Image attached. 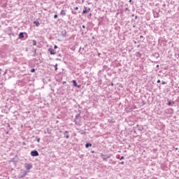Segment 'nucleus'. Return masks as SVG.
I'll list each match as a JSON object with an SVG mask.
<instances>
[{"instance_id":"obj_1","label":"nucleus","mask_w":179,"mask_h":179,"mask_svg":"<svg viewBox=\"0 0 179 179\" xmlns=\"http://www.w3.org/2000/svg\"><path fill=\"white\" fill-rule=\"evenodd\" d=\"M29 173H30V171H24L20 172V178H24V177H26Z\"/></svg>"},{"instance_id":"obj_2","label":"nucleus","mask_w":179,"mask_h":179,"mask_svg":"<svg viewBox=\"0 0 179 179\" xmlns=\"http://www.w3.org/2000/svg\"><path fill=\"white\" fill-rule=\"evenodd\" d=\"M24 168L29 171L31 169H33V165L31 164L26 163L24 164Z\"/></svg>"},{"instance_id":"obj_3","label":"nucleus","mask_w":179,"mask_h":179,"mask_svg":"<svg viewBox=\"0 0 179 179\" xmlns=\"http://www.w3.org/2000/svg\"><path fill=\"white\" fill-rule=\"evenodd\" d=\"M39 154H38V151L34 150H32L31 152V156H32V157H37V156H38Z\"/></svg>"},{"instance_id":"obj_4","label":"nucleus","mask_w":179,"mask_h":179,"mask_svg":"<svg viewBox=\"0 0 179 179\" xmlns=\"http://www.w3.org/2000/svg\"><path fill=\"white\" fill-rule=\"evenodd\" d=\"M101 157L103 160H107V159H110V157H111V155H104L101 153Z\"/></svg>"},{"instance_id":"obj_5","label":"nucleus","mask_w":179,"mask_h":179,"mask_svg":"<svg viewBox=\"0 0 179 179\" xmlns=\"http://www.w3.org/2000/svg\"><path fill=\"white\" fill-rule=\"evenodd\" d=\"M48 51H49L50 55H55V54H57V52L55 50H54L52 48H49Z\"/></svg>"},{"instance_id":"obj_6","label":"nucleus","mask_w":179,"mask_h":179,"mask_svg":"<svg viewBox=\"0 0 179 179\" xmlns=\"http://www.w3.org/2000/svg\"><path fill=\"white\" fill-rule=\"evenodd\" d=\"M64 138H66V139H69V131H65L64 133Z\"/></svg>"},{"instance_id":"obj_7","label":"nucleus","mask_w":179,"mask_h":179,"mask_svg":"<svg viewBox=\"0 0 179 179\" xmlns=\"http://www.w3.org/2000/svg\"><path fill=\"white\" fill-rule=\"evenodd\" d=\"M73 85L75 87H80V85H78V83H76V80H73Z\"/></svg>"},{"instance_id":"obj_8","label":"nucleus","mask_w":179,"mask_h":179,"mask_svg":"<svg viewBox=\"0 0 179 179\" xmlns=\"http://www.w3.org/2000/svg\"><path fill=\"white\" fill-rule=\"evenodd\" d=\"M61 16H66V12L64 10H62L60 12Z\"/></svg>"},{"instance_id":"obj_9","label":"nucleus","mask_w":179,"mask_h":179,"mask_svg":"<svg viewBox=\"0 0 179 179\" xmlns=\"http://www.w3.org/2000/svg\"><path fill=\"white\" fill-rule=\"evenodd\" d=\"M11 162L13 163H17V156H15L14 158H13Z\"/></svg>"},{"instance_id":"obj_10","label":"nucleus","mask_w":179,"mask_h":179,"mask_svg":"<svg viewBox=\"0 0 179 179\" xmlns=\"http://www.w3.org/2000/svg\"><path fill=\"white\" fill-rule=\"evenodd\" d=\"M24 38V34L23 32H20L19 34V38Z\"/></svg>"},{"instance_id":"obj_11","label":"nucleus","mask_w":179,"mask_h":179,"mask_svg":"<svg viewBox=\"0 0 179 179\" xmlns=\"http://www.w3.org/2000/svg\"><path fill=\"white\" fill-rule=\"evenodd\" d=\"M61 36H62V37H66V31H62Z\"/></svg>"},{"instance_id":"obj_12","label":"nucleus","mask_w":179,"mask_h":179,"mask_svg":"<svg viewBox=\"0 0 179 179\" xmlns=\"http://www.w3.org/2000/svg\"><path fill=\"white\" fill-rule=\"evenodd\" d=\"M85 148H92V143H86L85 144Z\"/></svg>"},{"instance_id":"obj_13","label":"nucleus","mask_w":179,"mask_h":179,"mask_svg":"<svg viewBox=\"0 0 179 179\" xmlns=\"http://www.w3.org/2000/svg\"><path fill=\"white\" fill-rule=\"evenodd\" d=\"M34 24H36V27H38V26H40V22L38 21H34Z\"/></svg>"},{"instance_id":"obj_14","label":"nucleus","mask_w":179,"mask_h":179,"mask_svg":"<svg viewBox=\"0 0 179 179\" xmlns=\"http://www.w3.org/2000/svg\"><path fill=\"white\" fill-rule=\"evenodd\" d=\"M87 12V8L86 6H84L83 13H86Z\"/></svg>"},{"instance_id":"obj_15","label":"nucleus","mask_w":179,"mask_h":179,"mask_svg":"<svg viewBox=\"0 0 179 179\" xmlns=\"http://www.w3.org/2000/svg\"><path fill=\"white\" fill-rule=\"evenodd\" d=\"M171 104H174V101H169V102H168V104H167V106H171Z\"/></svg>"},{"instance_id":"obj_16","label":"nucleus","mask_w":179,"mask_h":179,"mask_svg":"<svg viewBox=\"0 0 179 179\" xmlns=\"http://www.w3.org/2000/svg\"><path fill=\"white\" fill-rule=\"evenodd\" d=\"M32 43H33V45H37V41L33 40Z\"/></svg>"},{"instance_id":"obj_17","label":"nucleus","mask_w":179,"mask_h":179,"mask_svg":"<svg viewBox=\"0 0 179 179\" xmlns=\"http://www.w3.org/2000/svg\"><path fill=\"white\" fill-rule=\"evenodd\" d=\"M78 118H80V113L77 114V115H76V120H78Z\"/></svg>"},{"instance_id":"obj_18","label":"nucleus","mask_w":179,"mask_h":179,"mask_svg":"<svg viewBox=\"0 0 179 179\" xmlns=\"http://www.w3.org/2000/svg\"><path fill=\"white\" fill-rule=\"evenodd\" d=\"M138 131H143V127L142 126L139 127Z\"/></svg>"},{"instance_id":"obj_19","label":"nucleus","mask_w":179,"mask_h":179,"mask_svg":"<svg viewBox=\"0 0 179 179\" xmlns=\"http://www.w3.org/2000/svg\"><path fill=\"white\" fill-rule=\"evenodd\" d=\"M124 156H122L120 158L117 157V159H120V160H124Z\"/></svg>"},{"instance_id":"obj_20","label":"nucleus","mask_w":179,"mask_h":179,"mask_svg":"<svg viewBox=\"0 0 179 179\" xmlns=\"http://www.w3.org/2000/svg\"><path fill=\"white\" fill-rule=\"evenodd\" d=\"M55 71L58 70V64H55Z\"/></svg>"},{"instance_id":"obj_21","label":"nucleus","mask_w":179,"mask_h":179,"mask_svg":"<svg viewBox=\"0 0 179 179\" xmlns=\"http://www.w3.org/2000/svg\"><path fill=\"white\" fill-rule=\"evenodd\" d=\"M31 73H34V72H36V69H32L31 70Z\"/></svg>"},{"instance_id":"obj_22","label":"nucleus","mask_w":179,"mask_h":179,"mask_svg":"<svg viewBox=\"0 0 179 179\" xmlns=\"http://www.w3.org/2000/svg\"><path fill=\"white\" fill-rule=\"evenodd\" d=\"M71 13H72L73 15H78V13H76V12H75V11H73V10L71 11Z\"/></svg>"},{"instance_id":"obj_23","label":"nucleus","mask_w":179,"mask_h":179,"mask_svg":"<svg viewBox=\"0 0 179 179\" xmlns=\"http://www.w3.org/2000/svg\"><path fill=\"white\" fill-rule=\"evenodd\" d=\"M154 17H159V14L158 13L154 14Z\"/></svg>"},{"instance_id":"obj_24","label":"nucleus","mask_w":179,"mask_h":179,"mask_svg":"<svg viewBox=\"0 0 179 179\" xmlns=\"http://www.w3.org/2000/svg\"><path fill=\"white\" fill-rule=\"evenodd\" d=\"M36 141L38 142V143H40V138L36 137Z\"/></svg>"},{"instance_id":"obj_25","label":"nucleus","mask_w":179,"mask_h":179,"mask_svg":"<svg viewBox=\"0 0 179 179\" xmlns=\"http://www.w3.org/2000/svg\"><path fill=\"white\" fill-rule=\"evenodd\" d=\"M136 55H137V57H141V52H138L136 53Z\"/></svg>"},{"instance_id":"obj_26","label":"nucleus","mask_w":179,"mask_h":179,"mask_svg":"<svg viewBox=\"0 0 179 179\" xmlns=\"http://www.w3.org/2000/svg\"><path fill=\"white\" fill-rule=\"evenodd\" d=\"M129 3H131V5H133L134 2L132 1V0H129Z\"/></svg>"},{"instance_id":"obj_27","label":"nucleus","mask_w":179,"mask_h":179,"mask_svg":"<svg viewBox=\"0 0 179 179\" xmlns=\"http://www.w3.org/2000/svg\"><path fill=\"white\" fill-rule=\"evenodd\" d=\"M57 17H58V15L55 14V15H54V19H57Z\"/></svg>"},{"instance_id":"obj_28","label":"nucleus","mask_w":179,"mask_h":179,"mask_svg":"<svg viewBox=\"0 0 179 179\" xmlns=\"http://www.w3.org/2000/svg\"><path fill=\"white\" fill-rule=\"evenodd\" d=\"M57 48H58V46H57V45H55L54 49H55V50H57Z\"/></svg>"},{"instance_id":"obj_29","label":"nucleus","mask_w":179,"mask_h":179,"mask_svg":"<svg viewBox=\"0 0 179 179\" xmlns=\"http://www.w3.org/2000/svg\"><path fill=\"white\" fill-rule=\"evenodd\" d=\"M80 134H81V135H85V131H83V130H82Z\"/></svg>"},{"instance_id":"obj_30","label":"nucleus","mask_w":179,"mask_h":179,"mask_svg":"<svg viewBox=\"0 0 179 179\" xmlns=\"http://www.w3.org/2000/svg\"><path fill=\"white\" fill-rule=\"evenodd\" d=\"M78 9H79V7H75V8H74V10H78Z\"/></svg>"},{"instance_id":"obj_31","label":"nucleus","mask_w":179,"mask_h":179,"mask_svg":"<svg viewBox=\"0 0 179 179\" xmlns=\"http://www.w3.org/2000/svg\"><path fill=\"white\" fill-rule=\"evenodd\" d=\"M9 36H15V34L14 33H10V34H9Z\"/></svg>"},{"instance_id":"obj_32","label":"nucleus","mask_w":179,"mask_h":179,"mask_svg":"<svg viewBox=\"0 0 179 179\" xmlns=\"http://www.w3.org/2000/svg\"><path fill=\"white\" fill-rule=\"evenodd\" d=\"M125 10H127L128 12H129V8H126Z\"/></svg>"},{"instance_id":"obj_33","label":"nucleus","mask_w":179,"mask_h":179,"mask_svg":"<svg viewBox=\"0 0 179 179\" xmlns=\"http://www.w3.org/2000/svg\"><path fill=\"white\" fill-rule=\"evenodd\" d=\"M120 164H124V161H122V162H120Z\"/></svg>"},{"instance_id":"obj_34","label":"nucleus","mask_w":179,"mask_h":179,"mask_svg":"<svg viewBox=\"0 0 179 179\" xmlns=\"http://www.w3.org/2000/svg\"><path fill=\"white\" fill-rule=\"evenodd\" d=\"M8 73V70H6V71L4 72L3 75H6Z\"/></svg>"},{"instance_id":"obj_35","label":"nucleus","mask_w":179,"mask_h":179,"mask_svg":"<svg viewBox=\"0 0 179 179\" xmlns=\"http://www.w3.org/2000/svg\"><path fill=\"white\" fill-rule=\"evenodd\" d=\"M162 85H166V81H162Z\"/></svg>"},{"instance_id":"obj_36","label":"nucleus","mask_w":179,"mask_h":179,"mask_svg":"<svg viewBox=\"0 0 179 179\" xmlns=\"http://www.w3.org/2000/svg\"><path fill=\"white\" fill-rule=\"evenodd\" d=\"M87 12H90V8H88L87 9Z\"/></svg>"},{"instance_id":"obj_37","label":"nucleus","mask_w":179,"mask_h":179,"mask_svg":"<svg viewBox=\"0 0 179 179\" xmlns=\"http://www.w3.org/2000/svg\"><path fill=\"white\" fill-rule=\"evenodd\" d=\"M83 29H86V26L83 25Z\"/></svg>"},{"instance_id":"obj_38","label":"nucleus","mask_w":179,"mask_h":179,"mask_svg":"<svg viewBox=\"0 0 179 179\" xmlns=\"http://www.w3.org/2000/svg\"><path fill=\"white\" fill-rule=\"evenodd\" d=\"M160 80H158L157 81V83H160Z\"/></svg>"},{"instance_id":"obj_39","label":"nucleus","mask_w":179,"mask_h":179,"mask_svg":"<svg viewBox=\"0 0 179 179\" xmlns=\"http://www.w3.org/2000/svg\"><path fill=\"white\" fill-rule=\"evenodd\" d=\"M80 50H82V48H79L78 52H80Z\"/></svg>"},{"instance_id":"obj_40","label":"nucleus","mask_w":179,"mask_h":179,"mask_svg":"<svg viewBox=\"0 0 179 179\" xmlns=\"http://www.w3.org/2000/svg\"><path fill=\"white\" fill-rule=\"evenodd\" d=\"M95 151L94 150H91V153H94Z\"/></svg>"},{"instance_id":"obj_41","label":"nucleus","mask_w":179,"mask_h":179,"mask_svg":"<svg viewBox=\"0 0 179 179\" xmlns=\"http://www.w3.org/2000/svg\"><path fill=\"white\" fill-rule=\"evenodd\" d=\"M110 85H111V86H114V83H111Z\"/></svg>"},{"instance_id":"obj_42","label":"nucleus","mask_w":179,"mask_h":179,"mask_svg":"<svg viewBox=\"0 0 179 179\" xmlns=\"http://www.w3.org/2000/svg\"><path fill=\"white\" fill-rule=\"evenodd\" d=\"M140 38H143V36H140Z\"/></svg>"},{"instance_id":"obj_43","label":"nucleus","mask_w":179,"mask_h":179,"mask_svg":"<svg viewBox=\"0 0 179 179\" xmlns=\"http://www.w3.org/2000/svg\"><path fill=\"white\" fill-rule=\"evenodd\" d=\"M98 56L100 57V53H98Z\"/></svg>"},{"instance_id":"obj_44","label":"nucleus","mask_w":179,"mask_h":179,"mask_svg":"<svg viewBox=\"0 0 179 179\" xmlns=\"http://www.w3.org/2000/svg\"><path fill=\"white\" fill-rule=\"evenodd\" d=\"M157 68H159V64H158V65H157Z\"/></svg>"},{"instance_id":"obj_45","label":"nucleus","mask_w":179,"mask_h":179,"mask_svg":"<svg viewBox=\"0 0 179 179\" xmlns=\"http://www.w3.org/2000/svg\"><path fill=\"white\" fill-rule=\"evenodd\" d=\"M9 134V132H8V131H7V132H6V134Z\"/></svg>"},{"instance_id":"obj_46","label":"nucleus","mask_w":179,"mask_h":179,"mask_svg":"<svg viewBox=\"0 0 179 179\" xmlns=\"http://www.w3.org/2000/svg\"><path fill=\"white\" fill-rule=\"evenodd\" d=\"M23 145H26V143H23Z\"/></svg>"},{"instance_id":"obj_47","label":"nucleus","mask_w":179,"mask_h":179,"mask_svg":"<svg viewBox=\"0 0 179 179\" xmlns=\"http://www.w3.org/2000/svg\"><path fill=\"white\" fill-rule=\"evenodd\" d=\"M90 16H92V13L90 14Z\"/></svg>"},{"instance_id":"obj_48","label":"nucleus","mask_w":179,"mask_h":179,"mask_svg":"<svg viewBox=\"0 0 179 179\" xmlns=\"http://www.w3.org/2000/svg\"><path fill=\"white\" fill-rule=\"evenodd\" d=\"M164 6H166V4H164Z\"/></svg>"},{"instance_id":"obj_49","label":"nucleus","mask_w":179,"mask_h":179,"mask_svg":"<svg viewBox=\"0 0 179 179\" xmlns=\"http://www.w3.org/2000/svg\"><path fill=\"white\" fill-rule=\"evenodd\" d=\"M137 127H139V125H138V124H137Z\"/></svg>"},{"instance_id":"obj_50","label":"nucleus","mask_w":179,"mask_h":179,"mask_svg":"<svg viewBox=\"0 0 179 179\" xmlns=\"http://www.w3.org/2000/svg\"><path fill=\"white\" fill-rule=\"evenodd\" d=\"M178 57H179V54H178Z\"/></svg>"}]
</instances>
